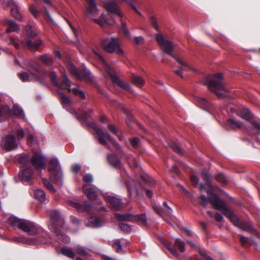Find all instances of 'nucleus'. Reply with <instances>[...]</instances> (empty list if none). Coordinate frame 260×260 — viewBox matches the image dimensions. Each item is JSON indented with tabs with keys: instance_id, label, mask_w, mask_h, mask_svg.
Wrapping results in <instances>:
<instances>
[{
	"instance_id": "obj_41",
	"label": "nucleus",
	"mask_w": 260,
	"mask_h": 260,
	"mask_svg": "<svg viewBox=\"0 0 260 260\" xmlns=\"http://www.w3.org/2000/svg\"><path fill=\"white\" fill-rule=\"evenodd\" d=\"M48 76L51 79L53 85L56 87H59V82L57 79L56 73L53 71H50Z\"/></svg>"
},
{
	"instance_id": "obj_18",
	"label": "nucleus",
	"mask_w": 260,
	"mask_h": 260,
	"mask_svg": "<svg viewBox=\"0 0 260 260\" xmlns=\"http://www.w3.org/2000/svg\"><path fill=\"white\" fill-rule=\"evenodd\" d=\"M17 143L15 141V137L12 135L8 136L5 142L2 147L8 151H11L17 148Z\"/></svg>"
},
{
	"instance_id": "obj_24",
	"label": "nucleus",
	"mask_w": 260,
	"mask_h": 260,
	"mask_svg": "<svg viewBox=\"0 0 260 260\" xmlns=\"http://www.w3.org/2000/svg\"><path fill=\"white\" fill-rule=\"evenodd\" d=\"M4 24L8 26L7 32L10 33L19 29V26L13 21L8 19H5L4 21Z\"/></svg>"
},
{
	"instance_id": "obj_53",
	"label": "nucleus",
	"mask_w": 260,
	"mask_h": 260,
	"mask_svg": "<svg viewBox=\"0 0 260 260\" xmlns=\"http://www.w3.org/2000/svg\"><path fill=\"white\" fill-rule=\"evenodd\" d=\"M43 183L48 190L52 192L55 191V189L49 181L45 179H43Z\"/></svg>"
},
{
	"instance_id": "obj_55",
	"label": "nucleus",
	"mask_w": 260,
	"mask_h": 260,
	"mask_svg": "<svg viewBox=\"0 0 260 260\" xmlns=\"http://www.w3.org/2000/svg\"><path fill=\"white\" fill-rule=\"evenodd\" d=\"M216 180L222 183H225L227 182L226 177L221 173L218 174L216 177Z\"/></svg>"
},
{
	"instance_id": "obj_64",
	"label": "nucleus",
	"mask_w": 260,
	"mask_h": 260,
	"mask_svg": "<svg viewBox=\"0 0 260 260\" xmlns=\"http://www.w3.org/2000/svg\"><path fill=\"white\" fill-rule=\"evenodd\" d=\"M200 254L205 260H214L213 258H212L210 256L208 255L204 252L201 251Z\"/></svg>"
},
{
	"instance_id": "obj_56",
	"label": "nucleus",
	"mask_w": 260,
	"mask_h": 260,
	"mask_svg": "<svg viewBox=\"0 0 260 260\" xmlns=\"http://www.w3.org/2000/svg\"><path fill=\"white\" fill-rule=\"evenodd\" d=\"M83 179L85 183H91L93 181V176L90 174H86L83 177Z\"/></svg>"
},
{
	"instance_id": "obj_17",
	"label": "nucleus",
	"mask_w": 260,
	"mask_h": 260,
	"mask_svg": "<svg viewBox=\"0 0 260 260\" xmlns=\"http://www.w3.org/2000/svg\"><path fill=\"white\" fill-rule=\"evenodd\" d=\"M67 203L69 205L75 208L80 211L88 212L89 209L92 208V206L87 202H85L83 203V204H81L79 203L75 202L71 200H68Z\"/></svg>"
},
{
	"instance_id": "obj_36",
	"label": "nucleus",
	"mask_w": 260,
	"mask_h": 260,
	"mask_svg": "<svg viewBox=\"0 0 260 260\" xmlns=\"http://www.w3.org/2000/svg\"><path fill=\"white\" fill-rule=\"evenodd\" d=\"M62 76L64 78V81L61 83H59V86L58 87L63 89H69L71 82L65 72L63 73Z\"/></svg>"
},
{
	"instance_id": "obj_62",
	"label": "nucleus",
	"mask_w": 260,
	"mask_h": 260,
	"mask_svg": "<svg viewBox=\"0 0 260 260\" xmlns=\"http://www.w3.org/2000/svg\"><path fill=\"white\" fill-rule=\"evenodd\" d=\"M17 139L20 140L22 139L24 136V132L22 129H19L17 132Z\"/></svg>"
},
{
	"instance_id": "obj_11",
	"label": "nucleus",
	"mask_w": 260,
	"mask_h": 260,
	"mask_svg": "<svg viewBox=\"0 0 260 260\" xmlns=\"http://www.w3.org/2000/svg\"><path fill=\"white\" fill-rule=\"evenodd\" d=\"M156 40L163 51L173 57H175L173 53V45L170 41L166 40L161 34L156 35Z\"/></svg>"
},
{
	"instance_id": "obj_43",
	"label": "nucleus",
	"mask_w": 260,
	"mask_h": 260,
	"mask_svg": "<svg viewBox=\"0 0 260 260\" xmlns=\"http://www.w3.org/2000/svg\"><path fill=\"white\" fill-rule=\"evenodd\" d=\"M120 30L126 38H130L131 36V32L129 31L126 24L122 22L120 27Z\"/></svg>"
},
{
	"instance_id": "obj_42",
	"label": "nucleus",
	"mask_w": 260,
	"mask_h": 260,
	"mask_svg": "<svg viewBox=\"0 0 260 260\" xmlns=\"http://www.w3.org/2000/svg\"><path fill=\"white\" fill-rule=\"evenodd\" d=\"M132 80L134 84L138 87L143 85L145 83L144 80L142 78L135 75H133Z\"/></svg>"
},
{
	"instance_id": "obj_50",
	"label": "nucleus",
	"mask_w": 260,
	"mask_h": 260,
	"mask_svg": "<svg viewBox=\"0 0 260 260\" xmlns=\"http://www.w3.org/2000/svg\"><path fill=\"white\" fill-rule=\"evenodd\" d=\"M160 241L165 245L166 246L168 249L171 252L173 255L175 256H177L178 255V252L177 251L174 249L171 244H166L165 241L162 239H160Z\"/></svg>"
},
{
	"instance_id": "obj_31",
	"label": "nucleus",
	"mask_w": 260,
	"mask_h": 260,
	"mask_svg": "<svg viewBox=\"0 0 260 260\" xmlns=\"http://www.w3.org/2000/svg\"><path fill=\"white\" fill-rule=\"evenodd\" d=\"M163 204H164V206L166 208L165 210L162 209L160 207H155L154 208L155 211L160 216H161L162 213L164 211H166L169 214H170V215L172 214L173 213V210L172 209V208L170 207L169 206V205H168V203L166 202H164Z\"/></svg>"
},
{
	"instance_id": "obj_45",
	"label": "nucleus",
	"mask_w": 260,
	"mask_h": 260,
	"mask_svg": "<svg viewBox=\"0 0 260 260\" xmlns=\"http://www.w3.org/2000/svg\"><path fill=\"white\" fill-rule=\"evenodd\" d=\"M59 98L61 100V102L63 107L69 105L70 103V100L69 98L66 96L64 94L61 92H58Z\"/></svg>"
},
{
	"instance_id": "obj_5",
	"label": "nucleus",
	"mask_w": 260,
	"mask_h": 260,
	"mask_svg": "<svg viewBox=\"0 0 260 260\" xmlns=\"http://www.w3.org/2000/svg\"><path fill=\"white\" fill-rule=\"evenodd\" d=\"M103 49L109 53H115L121 55L123 51L121 47L119 40L118 38L109 37L103 40L102 42Z\"/></svg>"
},
{
	"instance_id": "obj_51",
	"label": "nucleus",
	"mask_w": 260,
	"mask_h": 260,
	"mask_svg": "<svg viewBox=\"0 0 260 260\" xmlns=\"http://www.w3.org/2000/svg\"><path fill=\"white\" fill-rule=\"evenodd\" d=\"M119 226L121 230L124 233H128L132 231V228L129 224L124 223H121L119 224Z\"/></svg>"
},
{
	"instance_id": "obj_19",
	"label": "nucleus",
	"mask_w": 260,
	"mask_h": 260,
	"mask_svg": "<svg viewBox=\"0 0 260 260\" xmlns=\"http://www.w3.org/2000/svg\"><path fill=\"white\" fill-rule=\"evenodd\" d=\"M9 6L11 8L12 16L16 19L21 21L22 18L21 14L19 11V8L14 0H11L9 3Z\"/></svg>"
},
{
	"instance_id": "obj_12",
	"label": "nucleus",
	"mask_w": 260,
	"mask_h": 260,
	"mask_svg": "<svg viewBox=\"0 0 260 260\" xmlns=\"http://www.w3.org/2000/svg\"><path fill=\"white\" fill-rule=\"evenodd\" d=\"M31 163L34 168L41 171L46 166V158L41 153H35L31 158Z\"/></svg>"
},
{
	"instance_id": "obj_48",
	"label": "nucleus",
	"mask_w": 260,
	"mask_h": 260,
	"mask_svg": "<svg viewBox=\"0 0 260 260\" xmlns=\"http://www.w3.org/2000/svg\"><path fill=\"white\" fill-rule=\"evenodd\" d=\"M41 61L48 66H50L52 64L51 57L47 54H44L41 57Z\"/></svg>"
},
{
	"instance_id": "obj_2",
	"label": "nucleus",
	"mask_w": 260,
	"mask_h": 260,
	"mask_svg": "<svg viewBox=\"0 0 260 260\" xmlns=\"http://www.w3.org/2000/svg\"><path fill=\"white\" fill-rule=\"evenodd\" d=\"M8 223L30 235L40 236L41 237V244L44 243V241L41 240L42 236L39 235L42 232V229L33 221L24 219H19L15 216H11L8 220Z\"/></svg>"
},
{
	"instance_id": "obj_60",
	"label": "nucleus",
	"mask_w": 260,
	"mask_h": 260,
	"mask_svg": "<svg viewBox=\"0 0 260 260\" xmlns=\"http://www.w3.org/2000/svg\"><path fill=\"white\" fill-rule=\"evenodd\" d=\"M251 126L255 128L257 133L260 134V124L255 121H252L250 123Z\"/></svg>"
},
{
	"instance_id": "obj_7",
	"label": "nucleus",
	"mask_w": 260,
	"mask_h": 260,
	"mask_svg": "<svg viewBox=\"0 0 260 260\" xmlns=\"http://www.w3.org/2000/svg\"><path fill=\"white\" fill-rule=\"evenodd\" d=\"M67 68L70 72L76 76L77 79L81 80H84L89 82L92 81V77L91 75V73L87 68H84L82 72H80L70 61L68 62Z\"/></svg>"
},
{
	"instance_id": "obj_57",
	"label": "nucleus",
	"mask_w": 260,
	"mask_h": 260,
	"mask_svg": "<svg viewBox=\"0 0 260 260\" xmlns=\"http://www.w3.org/2000/svg\"><path fill=\"white\" fill-rule=\"evenodd\" d=\"M174 58H175L176 61L179 63L182 66H183V67H187L190 70H192V69L191 68V67L189 66V64L184 61L182 59L179 58H178V57H176L175 56V57H173Z\"/></svg>"
},
{
	"instance_id": "obj_28",
	"label": "nucleus",
	"mask_w": 260,
	"mask_h": 260,
	"mask_svg": "<svg viewBox=\"0 0 260 260\" xmlns=\"http://www.w3.org/2000/svg\"><path fill=\"white\" fill-rule=\"evenodd\" d=\"M225 124L228 128H236L243 127V124L241 122L234 119H228Z\"/></svg>"
},
{
	"instance_id": "obj_10",
	"label": "nucleus",
	"mask_w": 260,
	"mask_h": 260,
	"mask_svg": "<svg viewBox=\"0 0 260 260\" xmlns=\"http://www.w3.org/2000/svg\"><path fill=\"white\" fill-rule=\"evenodd\" d=\"M115 216L120 221H136L142 225H145L147 223V217L145 214L134 215L131 214H120L115 213Z\"/></svg>"
},
{
	"instance_id": "obj_1",
	"label": "nucleus",
	"mask_w": 260,
	"mask_h": 260,
	"mask_svg": "<svg viewBox=\"0 0 260 260\" xmlns=\"http://www.w3.org/2000/svg\"><path fill=\"white\" fill-rule=\"evenodd\" d=\"M209 201L216 210L222 212L226 217L229 218L234 224L243 230H247L249 226L241 221L239 218L226 206L225 202L221 200L216 193H212L209 197Z\"/></svg>"
},
{
	"instance_id": "obj_54",
	"label": "nucleus",
	"mask_w": 260,
	"mask_h": 260,
	"mask_svg": "<svg viewBox=\"0 0 260 260\" xmlns=\"http://www.w3.org/2000/svg\"><path fill=\"white\" fill-rule=\"evenodd\" d=\"M29 11L35 17H37L39 14V11L34 4H31L30 6Z\"/></svg>"
},
{
	"instance_id": "obj_29",
	"label": "nucleus",
	"mask_w": 260,
	"mask_h": 260,
	"mask_svg": "<svg viewBox=\"0 0 260 260\" xmlns=\"http://www.w3.org/2000/svg\"><path fill=\"white\" fill-rule=\"evenodd\" d=\"M107 160L110 165L114 168H118L121 166L120 161L115 155H108Z\"/></svg>"
},
{
	"instance_id": "obj_27",
	"label": "nucleus",
	"mask_w": 260,
	"mask_h": 260,
	"mask_svg": "<svg viewBox=\"0 0 260 260\" xmlns=\"http://www.w3.org/2000/svg\"><path fill=\"white\" fill-rule=\"evenodd\" d=\"M238 115L242 118L249 121L252 118V115L249 111V110L246 108H242L238 112Z\"/></svg>"
},
{
	"instance_id": "obj_40",
	"label": "nucleus",
	"mask_w": 260,
	"mask_h": 260,
	"mask_svg": "<svg viewBox=\"0 0 260 260\" xmlns=\"http://www.w3.org/2000/svg\"><path fill=\"white\" fill-rule=\"evenodd\" d=\"M17 161L19 164L26 166L30 162L29 157L27 154H21L18 156Z\"/></svg>"
},
{
	"instance_id": "obj_4",
	"label": "nucleus",
	"mask_w": 260,
	"mask_h": 260,
	"mask_svg": "<svg viewBox=\"0 0 260 260\" xmlns=\"http://www.w3.org/2000/svg\"><path fill=\"white\" fill-rule=\"evenodd\" d=\"M93 52L94 54L97 56V57L101 61L104 66V68L107 73V74L111 78L112 83L116 85H117L126 90H130V85L123 81L120 80L119 78L117 76L115 71L114 70L110 67L106 60L96 50H93Z\"/></svg>"
},
{
	"instance_id": "obj_15",
	"label": "nucleus",
	"mask_w": 260,
	"mask_h": 260,
	"mask_svg": "<svg viewBox=\"0 0 260 260\" xmlns=\"http://www.w3.org/2000/svg\"><path fill=\"white\" fill-rule=\"evenodd\" d=\"M104 198L113 209L119 210L123 207L122 201L120 199L108 194H105Z\"/></svg>"
},
{
	"instance_id": "obj_52",
	"label": "nucleus",
	"mask_w": 260,
	"mask_h": 260,
	"mask_svg": "<svg viewBox=\"0 0 260 260\" xmlns=\"http://www.w3.org/2000/svg\"><path fill=\"white\" fill-rule=\"evenodd\" d=\"M169 145L177 153H179V154H182L183 153L181 149L174 142L170 141L169 142Z\"/></svg>"
},
{
	"instance_id": "obj_20",
	"label": "nucleus",
	"mask_w": 260,
	"mask_h": 260,
	"mask_svg": "<svg viewBox=\"0 0 260 260\" xmlns=\"http://www.w3.org/2000/svg\"><path fill=\"white\" fill-rule=\"evenodd\" d=\"M105 8L106 10L110 14H115L120 17L123 16L122 14L119 10L118 5L115 2H108L105 4Z\"/></svg>"
},
{
	"instance_id": "obj_6",
	"label": "nucleus",
	"mask_w": 260,
	"mask_h": 260,
	"mask_svg": "<svg viewBox=\"0 0 260 260\" xmlns=\"http://www.w3.org/2000/svg\"><path fill=\"white\" fill-rule=\"evenodd\" d=\"M90 126L95 131L97 135L99 136V142L100 143L105 145L109 149H111V147L106 142V140H107L116 150L120 148L119 145L117 144L115 140L108 133H104L101 128H99L94 123H91Z\"/></svg>"
},
{
	"instance_id": "obj_39",
	"label": "nucleus",
	"mask_w": 260,
	"mask_h": 260,
	"mask_svg": "<svg viewBox=\"0 0 260 260\" xmlns=\"http://www.w3.org/2000/svg\"><path fill=\"white\" fill-rule=\"evenodd\" d=\"M93 21L102 27H103L105 24H109L108 18L105 14H102L100 19H93Z\"/></svg>"
},
{
	"instance_id": "obj_44",
	"label": "nucleus",
	"mask_w": 260,
	"mask_h": 260,
	"mask_svg": "<svg viewBox=\"0 0 260 260\" xmlns=\"http://www.w3.org/2000/svg\"><path fill=\"white\" fill-rule=\"evenodd\" d=\"M58 231V230H56V232L55 233H56V235L58 237V239L60 241L64 243H68L70 242V238L69 236L64 234L59 233Z\"/></svg>"
},
{
	"instance_id": "obj_63",
	"label": "nucleus",
	"mask_w": 260,
	"mask_h": 260,
	"mask_svg": "<svg viewBox=\"0 0 260 260\" xmlns=\"http://www.w3.org/2000/svg\"><path fill=\"white\" fill-rule=\"evenodd\" d=\"M134 39L136 43L137 44H142L144 42V39L142 36L136 37Z\"/></svg>"
},
{
	"instance_id": "obj_46",
	"label": "nucleus",
	"mask_w": 260,
	"mask_h": 260,
	"mask_svg": "<svg viewBox=\"0 0 260 260\" xmlns=\"http://www.w3.org/2000/svg\"><path fill=\"white\" fill-rule=\"evenodd\" d=\"M175 245L178 247L180 251L182 252L185 251L184 242L180 239H176L175 242Z\"/></svg>"
},
{
	"instance_id": "obj_21",
	"label": "nucleus",
	"mask_w": 260,
	"mask_h": 260,
	"mask_svg": "<svg viewBox=\"0 0 260 260\" xmlns=\"http://www.w3.org/2000/svg\"><path fill=\"white\" fill-rule=\"evenodd\" d=\"M86 226L94 228H100L102 225V221L98 217H91L85 220Z\"/></svg>"
},
{
	"instance_id": "obj_47",
	"label": "nucleus",
	"mask_w": 260,
	"mask_h": 260,
	"mask_svg": "<svg viewBox=\"0 0 260 260\" xmlns=\"http://www.w3.org/2000/svg\"><path fill=\"white\" fill-rule=\"evenodd\" d=\"M149 22L153 27H154L157 31H159V28L157 25V19L155 17L153 16H150Z\"/></svg>"
},
{
	"instance_id": "obj_23",
	"label": "nucleus",
	"mask_w": 260,
	"mask_h": 260,
	"mask_svg": "<svg viewBox=\"0 0 260 260\" xmlns=\"http://www.w3.org/2000/svg\"><path fill=\"white\" fill-rule=\"evenodd\" d=\"M56 251L57 253L62 254L71 258H74L75 257V253L73 250L66 246L56 248Z\"/></svg>"
},
{
	"instance_id": "obj_3",
	"label": "nucleus",
	"mask_w": 260,
	"mask_h": 260,
	"mask_svg": "<svg viewBox=\"0 0 260 260\" xmlns=\"http://www.w3.org/2000/svg\"><path fill=\"white\" fill-rule=\"evenodd\" d=\"M223 76L220 73L214 75V78L207 77L204 84L207 85L210 90L215 93L219 99H224L228 95L229 91L225 87L223 81Z\"/></svg>"
},
{
	"instance_id": "obj_16",
	"label": "nucleus",
	"mask_w": 260,
	"mask_h": 260,
	"mask_svg": "<svg viewBox=\"0 0 260 260\" xmlns=\"http://www.w3.org/2000/svg\"><path fill=\"white\" fill-rule=\"evenodd\" d=\"M40 237L38 236L37 238H26L24 237H15L13 239L14 241L23 243L28 245H35L41 244Z\"/></svg>"
},
{
	"instance_id": "obj_59",
	"label": "nucleus",
	"mask_w": 260,
	"mask_h": 260,
	"mask_svg": "<svg viewBox=\"0 0 260 260\" xmlns=\"http://www.w3.org/2000/svg\"><path fill=\"white\" fill-rule=\"evenodd\" d=\"M108 128L109 131L113 134L117 135L118 130L114 125L111 124H109Z\"/></svg>"
},
{
	"instance_id": "obj_25",
	"label": "nucleus",
	"mask_w": 260,
	"mask_h": 260,
	"mask_svg": "<svg viewBox=\"0 0 260 260\" xmlns=\"http://www.w3.org/2000/svg\"><path fill=\"white\" fill-rule=\"evenodd\" d=\"M194 102L198 106L205 110H207L210 106V103L204 98L196 97Z\"/></svg>"
},
{
	"instance_id": "obj_34",
	"label": "nucleus",
	"mask_w": 260,
	"mask_h": 260,
	"mask_svg": "<svg viewBox=\"0 0 260 260\" xmlns=\"http://www.w3.org/2000/svg\"><path fill=\"white\" fill-rule=\"evenodd\" d=\"M75 252L76 254L80 255L81 256H87L89 255V254L87 251V249L85 247H83L80 245L77 246L75 249Z\"/></svg>"
},
{
	"instance_id": "obj_13",
	"label": "nucleus",
	"mask_w": 260,
	"mask_h": 260,
	"mask_svg": "<svg viewBox=\"0 0 260 260\" xmlns=\"http://www.w3.org/2000/svg\"><path fill=\"white\" fill-rule=\"evenodd\" d=\"M18 76L23 82H27L30 81L32 79H39L40 73L38 69L34 68L29 73L23 72L19 73Z\"/></svg>"
},
{
	"instance_id": "obj_37",
	"label": "nucleus",
	"mask_w": 260,
	"mask_h": 260,
	"mask_svg": "<svg viewBox=\"0 0 260 260\" xmlns=\"http://www.w3.org/2000/svg\"><path fill=\"white\" fill-rule=\"evenodd\" d=\"M10 108L9 106L6 105L0 108V122L3 121L6 116L9 114Z\"/></svg>"
},
{
	"instance_id": "obj_58",
	"label": "nucleus",
	"mask_w": 260,
	"mask_h": 260,
	"mask_svg": "<svg viewBox=\"0 0 260 260\" xmlns=\"http://www.w3.org/2000/svg\"><path fill=\"white\" fill-rule=\"evenodd\" d=\"M200 198L201 200V205L204 207H206V205H207L208 203V200L207 198V197L204 194H201L200 196Z\"/></svg>"
},
{
	"instance_id": "obj_38",
	"label": "nucleus",
	"mask_w": 260,
	"mask_h": 260,
	"mask_svg": "<svg viewBox=\"0 0 260 260\" xmlns=\"http://www.w3.org/2000/svg\"><path fill=\"white\" fill-rule=\"evenodd\" d=\"M35 197L41 202H44L46 199V194L42 189H37L35 192Z\"/></svg>"
},
{
	"instance_id": "obj_8",
	"label": "nucleus",
	"mask_w": 260,
	"mask_h": 260,
	"mask_svg": "<svg viewBox=\"0 0 260 260\" xmlns=\"http://www.w3.org/2000/svg\"><path fill=\"white\" fill-rule=\"evenodd\" d=\"M48 214L50 216L49 228L54 232L58 230L61 228L64 223V219L60 215L59 212L57 210H50L48 211Z\"/></svg>"
},
{
	"instance_id": "obj_61",
	"label": "nucleus",
	"mask_w": 260,
	"mask_h": 260,
	"mask_svg": "<svg viewBox=\"0 0 260 260\" xmlns=\"http://www.w3.org/2000/svg\"><path fill=\"white\" fill-rule=\"evenodd\" d=\"M93 113V111L91 109L89 110L88 111L85 112L82 115V118L84 120L86 119L88 117L90 116L91 114Z\"/></svg>"
},
{
	"instance_id": "obj_14",
	"label": "nucleus",
	"mask_w": 260,
	"mask_h": 260,
	"mask_svg": "<svg viewBox=\"0 0 260 260\" xmlns=\"http://www.w3.org/2000/svg\"><path fill=\"white\" fill-rule=\"evenodd\" d=\"M88 2V6L85 9L86 15L91 17H94L99 14V9L94 0H87Z\"/></svg>"
},
{
	"instance_id": "obj_49",
	"label": "nucleus",
	"mask_w": 260,
	"mask_h": 260,
	"mask_svg": "<svg viewBox=\"0 0 260 260\" xmlns=\"http://www.w3.org/2000/svg\"><path fill=\"white\" fill-rule=\"evenodd\" d=\"M141 178L146 182V183L150 185H153L155 184L153 179L149 175H142Z\"/></svg>"
},
{
	"instance_id": "obj_26",
	"label": "nucleus",
	"mask_w": 260,
	"mask_h": 260,
	"mask_svg": "<svg viewBox=\"0 0 260 260\" xmlns=\"http://www.w3.org/2000/svg\"><path fill=\"white\" fill-rule=\"evenodd\" d=\"M33 171L31 168H25L21 172V179L24 182H28L31 177Z\"/></svg>"
},
{
	"instance_id": "obj_9",
	"label": "nucleus",
	"mask_w": 260,
	"mask_h": 260,
	"mask_svg": "<svg viewBox=\"0 0 260 260\" xmlns=\"http://www.w3.org/2000/svg\"><path fill=\"white\" fill-rule=\"evenodd\" d=\"M48 170L51 178L56 181H61L62 174L58 159L53 158L50 160Z\"/></svg>"
},
{
	"instance_id": "obj_30",
	"label": "nucleus",
	"mask_w": 260,
	"mask_h": 260,
	"mask_svg": "<svg viewBox=\"0 0 260 260\" xmlns=\"http://www.w3.org/2000/svg\"><path fill=\"white\" fill-rule=\"evenodd\" d=\"M25 32L27 36L34 38L37 36L38 30L35 25H27L25 27Z\"/></svg>"
},
{
	"instance_id": "obj_32",
	"label": "nucleus",
	"mask_w": 260,
	"mask_h": 260,
	"mask_svg": "<svg viewBox=\"0 0 260 260\" xmlns=\"http://www.w3.org/2000/svg\"><path fill=\"white\" fill-rule=\"evenodd\" d=\"M110 244L116 251L117 252L121 253L123 252L121 247V242L119 239H114L110 242Z\"/></svg>"
},
{
	"instance_id": "obj_22",
	"label": "nucleus",
	"mask_w": 260,
	"mask_h": 260,
	"mask_svg": "<svg viewBox=\"0 0 260 260\" xmlns=\"http://www.w3.org/2000/svg\"><path fill=\"white\" fill-rule=\"evenodd\" d=\"M42 43V41L41 39L37 40L35 42L31 40H26L22 41V44L27 46L29 49L35 51L37 49L38 47Z\"/></svg>"
},
{
	"instance_id": "obj_35",
	"label": "nucleus",
	"mask_w": 260,
	"mask_h": 260,
	"mask_svg": "<svg viewBox=\"0 0 260 260\" xmlns=\"http://www.w3.org/2000/svg\"><path fill=\"white\" fill-rule=\"evenodd\" d=\"M83 189L85 191L86 195L90 200H94L96 198L97 195L96 192L93 190V188H86L85 186H84Z\"/></svg>"
},
{
	"instance_id": "obj_33",
	"label": "nucleus",
	"mask_w": 260,
	"mask_h": 260,
	"mask_svg": "<svg viewBox=\"0 0 260 260\" xmlns=\"http://www.w3.org/2000/svg\"><path fill=\"white\" fill-rule=\"evenodd\" d=\"M13 114L19 117L24 118L25 114L22 109L17 105H14L13 109Z\"/></svg>"
}]
</instances>
